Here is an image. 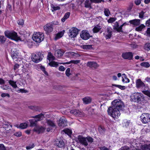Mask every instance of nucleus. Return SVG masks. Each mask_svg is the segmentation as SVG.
Returning <instances> with one entry per match:
<instances>
[{"label":"nucleus","instance_id":"obj_26","mask_svg":"<svg viewBox=\"0 0 150 150\" xmlns=\"http://www.w3.org/2000/svg\"><path fill=\"white\" fill-rule=\"evenodd\" d=\"M83 101L85 104H88L91 102V99L89 97H85L83 98Z\"/></svg>","mask_w":150,"mask_h":150},{"label":"nucleus","instance_id":"obj_36","mask_svg":"<svg viewBox=\"0 0 150 150\" xmlns=\"http://www.w3.org/2000/svg\"><path fill=\"white\" fill-rule=\"evenodd\" d=\"M144 48L145 50L147 51L150 50V43L147 42L145 44L144 46Z\"/></svg>","mask_w":150,"mask_h":150},{"label":"nucleus","instance_id":"obj_59","mask_svg":"<svg viewBox=\"0 0 150 150\" xmlns=\"http://www.w3.org/2000/svg\"><path fill=\"white\" fill-rule=\"evenodd\" d=\"M116 20V19L114 18H111L108 20V23H111L114 22Z\"/></svg>","mask_w":150,"mask_h":150},{"label":"nucleus","instance_id":"obj_57","mask_svg":"<svg viewBox=\"0 0 150 150\" xmlns=\"http://www.w3.org/2000/svg\"><path fill=\"white\" fill-rule=\"evenodd\" d=\"M99 148L100 150H110L109 148L105 146L99 147Z\"/></svg>","mask_w":150,"mask_h":150},{"label":"nucleus","instance_id":"obj_6","mask_svg":"<svg viewBox=\"0 0 150 150\" xmlns=\"http://www.w3.org/2000/svg\"><path fill=\"white\" fill-rule=\"evenodd\" d=\"M136 87L137 88H141L144 90H148L147 85H145L140 79H138L136 81Z\"/></svg>","mask_w":150,"mask_h":150},{"label":"nucleus","instance_id":"obj_46","mask_svg":"<svg viewBox=\"0 0 150 150\" xmlns=\"http://www.w3.org/2000/svg\"><path fill=\"white\" fill-rule=\"evenodd\" d=\"M86 140H87L88 141L91 143L93 142V139L92 137H86Z\"/></svg>","mask_w":150,"mask_h":150},{"label":"nucleus","instance_id":"obj_54","mask_svg":"<svg viewBox=\"0 0 150 150\" xmlns=\"http://www.w3.org/2000/svg\"><path fill=\"white\" fill-rule=\"evenodd\" d=\"M122 76H124L123 77L125 78V83H129V80L127 78L126 75L125 74H122Z\"/></svg>","mask_w":150,"mask_h":150},{"label":"nucleus","instance_id":"obj_25","mask_svg":"<svg viewBox=\"0 0 150 150\" xmlns=\"http://www.w3.org/2000/svg\"><path fill=\"white\" fill-rule=\"evenodd\" d=\"M18 53L16 51H13L12 52L11 57L13 59H15L18 58Z\"/></svg>","mask_w":150,"mask_h":150},{"label":"nucleus","instance_id":"obj_27","mask_svg":"<svg viewBox=\"0 0 150 150\" xmlns=\"http://www.w3.org/2000/svg\"><path fill=\"white\" fill-rule=\"evenodd\" d=\"M8 83L13 88H16L18 87L17 86L16 84V82L12 80H10L9 81Z\"/></svg>","mask_w":150,"mask_h":150},{"label":"nucleus","instance_id":"obj_12","mask_svg":"<svg viewBox=\"0 0 150 150\" xmlns=\"http://www.w3.org/2000/svg\"><path fill=\"white\" fill-rule=\"evenodd\" d=\"M78 139L80 142L85 146L88 145V143L86 141V137H83L82 136L79 135L78 137Z\"/></svg>","mask_w":150,"mask_h":150},{"label":"nucleus","instance_id":"obj_33","mask_svg":"<svg viewBox=\"0 0 150 150\" xmlns=\"http://www.w3.org/2000/svg\"><path fill=\"white\" fill-rule=\"evenodd\" d=\"M48 64L50 66L52 67H57L58 66L57 62L53 61L50 62Z\"/></svg>","mask_w":150,"mask_h":150},{"label":"nucleus","instance_id":"obj_20","mask_svg":"<svg viewBox=\"0 0 150 150\" xmlns=\"http://www.w3.org/2000/svg\"><path fill=\"white\" fill-rule=\"evenodd\" d=\"M113 29L114 30H116L118 32H123V31L121 29H120V26L119 27V23L118 22H115V25L114 26Z\"/></svg>","mask_w":150,"mask_h":150},{"label":"nucleus","instance_id":"obj_28","mask_svg":"<svg viewBox=\"0 0 150 150\" xmlns=\"http://www.w3.org/2000/svg\"><path fill=\"white\" fill-rule=\"evenodd\" d=\"M70 15V13L68 12L66 13L64 15V17L62 18L61 21L62 22H64L65 20L68 18Z\"/></svg>","mask_w":150,"mask_h":150},{"label":"nucleus","instance_id":"obj_64","mask_svg":"<svg viewBox=\"0 0 150 150\" xmlns=\"http://www.w3.org/2000/svg\"><path fill=\"white\" fill-rule=\"evenodd\" d=\"M0 150H6L3 144H0Z\"/></svg>","mask_w":150,"mask_h":150},{"label":"nucleus","instance_id":"obj_21","mask_svg":"<svg viewBox=\"0 0 150 150\" xmlns=\"http://www.w3.org/2000/svg\"><path fill=\"white\" fill-rule=\"evenodd\" d=\"M45 130V128L42 126L37 125L34 129V131H43Z\"/></svg>","mask_w":150,"mask_h":150},{"label":"nucleus","instance_id":"obj_37","mask_svg":"<svg viewBox=\"0 0 150 150\" xmlns=\"http://www.w3.org/2000/svg\"><path fill=\"white\" fill-rule=\"evenodd\" d=\"M64 33V32H61L57 33L55 37V39L57 40L62 37Z\"/></svg>","mask_w":150,"mask_h":150},{"label":"nucleus","instance_id":"obj_52","mask_svg":"<svg viewBox=\"0 0 150 150\" xmlns=\"http://www.w3.org/2000/svg\"><path fill=\"white\" fill-rule=\"evenodd\" d=\"M35 146V145L34 143H33L31 145L30 144L26 147V148L27 150L33 148Z\"/></svg>","mask_w":150,"mask_h":150},{"label":"nucleus","instance_id":"obj_30","mask_svg":"<svg viewBox=\"0 0 150 150\" xmlns=\"http://www.w3.org/2000/svg\"><path fill=\"white\" fill-rule=\"evenodd\" d=\"M47 57L48 59L50 61L53 60L55 59V57L50 52L48 53Z\"/></svg>","mask_w":150,"mask_h":150},{"label":"nucleus","instance_id":"obj_49","mask_svg":"<svg viewBox=\"0 0 150 150\" xmlns=\"http://www.w3.org/2000/svg\"><path fill=\"white\" fill-rule=\"evenodd\" d=\"M18 24L19 25H22L24 23V20L22 19H20L18 21Z\"/></svg>","mask_w":150,"mask_h":150},{"label":"nucleus","instance_id":"obj_23","mask_svg":"<svg viewBox=\"0 0 150 150\" xmlns=\"http://www.w3.org/2000/svg\"><path fill=\"white\" fill-rule=\"evenodd\" d=\"M107 32L108 34L106 35L105 37L107 39L110 38L112 35V32L111 30V28L110 27L107 28Z\"/></svg>","mask_w":150,"mask_h":150},{"label":"nucleus","instance_id":"obj_53","mask_svg":"<svg viewBox=\"0 0 150 150\" xmlns=\"http://www.w3.org/2000/svg\"><path fill=\"white\" fill-rule=\"evenodd\" d=\"M146 36L148 37H150V28H148L146 31Z\"/></svg>","mask_w":150,"mask_h":150},{"label":"nucleus","instance_id":"obj_1","mask_svg":"<svg viewBox=\"0 0 150 150\" xmlns=\"http://www.w3.org/2000/svg\"><path fill=\"white\" fill-rule=\"evenodd\" d=\"M112 105V107L108 109V114L113 118H116L120 115V111L122 110L125 106L124 104L122 101L118 99L113 101Z\"/></svg>","mask_w":150,"mask_h":150},{"label":"nucleus","instance_id":"obj_19","mask_svg":"<svg viewBox=\"0 0 150 150\" xmlns=\"http://www.w3.org/2000/svg\"><path fill=\"white\" fill-rule=\"evenodd\" d=\"M46 122L48 125H49L52 128L56 129V125L54 122L50 120H46Z\"/></svg>","mask_w":150,"mask_h":150},{"label":"nucleus","instance_id":"obj_38","mask_svg":"<svg viewBox=\"0 0 150 150\" xmlns=\"http://www.w3.org/2000/svg\"><path fill=\"white\" fill-rule=\"evenodd\" d=\"M42 116L44 117V115L43 114L41 113L40 114L33 116L32 117L38 118V119H40V120H42Z\"/></svg>","mask_w":150,"mask_h":150},{"label":"nucleus","instance_id":"obj_16","mask_svg":"<svg viewBox=\"0 0 150 150\" xmlns=\"http://www.w3.org/2000/svg\"><path fill=\"white\" fill-rule=\"evenodd\" d=\"M140 19H135L130 21L129 22L131 24L137 26L139 25L140 23Z\"/></svg>","mask_w":150,"mask_h":150},{"label":"nucleus","instance_id":"obj_3","mask_svg":"<svg viewBox=\"0 0 150 150\" xmlns=\"http://www.w3.org/2000/svg\"><path fill=\"white\" fill-rule=\"evenodd\" d=\"M4 34L5 36L8 38L16 41L21 40L20 38L18 37L17 33L14 31L6 30L4 32Z\"/></svg>","mask_w":150,"mask_h":150},{"label":"nucleus","instance_id":"obj_13","mask_svg":"<svg viewBox=\"0 0 150 150\" xmlns=\"http://www.w3.org/2000/svg\"><path fill=\"white\" fill-rule=\"evenodd\" d=\"M46 33H49L52 32L53 30V28L49 23H47L44 27Z\"/></svg>","mask_w":150,"mask_h":150},{"label":"nucleus","instance_id":"obj_15","mask_svg":"<svg viewBox=\"0 0 150 150\" xmlns=\"http://www.w3.org/2000/svg\"><path fill=\"white\" fill-rule=\"evenodd\" d=\"M28 126V124L26 122H24L21 123L20 125L17 124L15 125V126L17 128H20L22 129H24L26 128Z\"/></svg>","mask_w":150,"mask_h":150},{"label":"nucleus","instance_id":"obj_50","mask_svg":"<svg viewBox=\"0 0 150 150\" xmlns=\"http://www.w3.org/2000/svg\"><path fill=\"white\" fill-rule=\"evenodd\" d=\"M70 68H67L65 74L67 76H69L71 75V74L70 73Z\"/></svg>","mask_w":150,"mask_h":150},{"label":"nucleus","instance_id":"obj_34","mask_svg":"<svg viewBox=\"0 0 150 150\" xmlns=\"http://www.w3.org/2000/svg\"><path fill=\"white\" fill-rule=\"evenodd\" d=\"M140 65L142 67L145 68H148L150 66V65L149 62H143L141 63Z\"/></svg>","mask_w":150,"mask_h":150},{"label":"nucleus","instance_id":"obj_10","mask_svg":"<svg viewBox=\"0 0 150 150\" xmlns=\"http://www.w3.org/2000/svg\"><path fill=\"white\" fill-rule=\"evenodd\" d=\"M80 35L81 38L83 40H86L89 39L91 36L90 34L86 30H82Z\"/></svg>","mask_w":150,"mask_h":150},{"label":"nucleus","instance_id":"obj_60","mask_svg":"<svg viewBox=\"0 0 150 150\" xmlns=\"http://www.w3.org/2000/svg\"><path fill=\"white\" fill-rule=\"evenodd\" d=\"M17 91L18 93L20 92L22 93H26L28 92L27 91L25 90L24 89H20L19 90Z\"/></svg>","mask_w":150,"mask_h":150},{"label":"nucleus","instance_id":"obj_55","mask_svg":"<svg viewBox=\"0 0 150 150\" xmlns=\"http://www.w3.org/2000/svg\"><path fill=\"white\" fill-rule=\"evenodd\" d=\"M14 135L17 137H20L22 135L21 132H16Z\"/></svg>","mask_w":150,"mask_h":150},{"label":"nucleus","instance_id":"obj_31","mask_svg":"<svg viewBox=\"0 0 150 150\" xmlns=\"http://www.w3.org/2000/svg\"><path fill=\"white\" fill-rule=\"evenodd\" d=\"M101 29L100 26L97 25L95 26L93 28V30L94 33H97L99 32Z\"/></svg>","mask_w":150,"mask_h":150},{"label":"nucleus","instance_id":"obj_56","mask_svg":"<svg viewBox=\"0 0 150 150\" xmlns=\"http://www.w3.org/2000/svg\"><path fill=\"white\" fill-rule=\"evenodd\" d=\"M91 3H100L101 1H104L102 0H90Z\"/></svg>","mask_w":150,"mask_h":150},{"label":"nucleus","instance_id":"obj_40","mask_svg":"<svg viewBox=\"0 0 150 150\" xmlns=\"http://www.w3.org/2000/svg\"><path fill=\"white\" fill-rule=\"evenodd\" d=\"M145 26L143 24H141L138 27L135 28V30L137 31H141L143 28H144Z\"/></svg>","mask_w":150,"mask_h":150},{"label":"nucleus","instance_id":"obj_24","mask_svg":"<svg viewBox=\"0 0 150 150\" xmlns=\"http://www.w3.org/2000/svg\"><path fill=\"white\" fill-rule=\"evenodd\" d=\"M80 60H71L70 62H64V63H63L62 64H69L71 63H73L75 64H77L78 63H80Z\"/></svg>","mask_w":150,"mask_h":150},{"label":"nucleus","instance_id":"obj_2","mask_svg":"<svg viewBox=\"0 0 150 150\" xmlns=\"http://www.w3.org/2000/svg\"><path fill=\"white\" fill-rule=\"evenodd\" d=\"M131 98L134 102L140 104L146 102V100H145L144 95L141 93H134L132 95Z\"/></svg>","mask_w":150,"mask_h":150},{"label":"nucleus","instance_id":"obj_48","mask_svg":"<svg viewBox=\"0 0 150 150\" xmlns=\"http://www.w3.org/2000/svg\"><path fill=\"white\" fill-rule=\"evenodd\" d=\"M142 92L145 95L150 97V91L147 90L143 91Z\"/></svg>","mask_w":150,"mask_h":150},{"label":"nucleus","instance_id":"obj_32","mask_svg":"<svg viewBox=\"0 0 150 150\" xmlns=\"http://www.w3.org/2000/svg\"><path fill=\"white\" fill-rule=\"evenodd\" d=\"M84 5L85 7L91 8V4L89 0H86L85 1Z\"/></svg>","mask_w":150,"mask_h":150},{"label":"nucleus","instance_id":"obj_45","mask_svg":"<svg viewBox=\"0 0 150 150\" xmlns=\"http://www.w3.org/2000/svg\"><path fill=\"white\" fill-rule=\"evenodd\" d=\"M104 13L105 15L106 16H109V14L110 13V12L108 9L105 8L104 9Z\"/></svg>","mask_w":150,"mask_h":150},{"label":"nucleus","instance_id":"obj_42","mask_svg":"<svg viewBox=\"0 0 150 150\" xmlns=\"http://www.w3.org/2000/svg\"><path fill=\"white\" fill-rule=\"evenodd\" d=\"M112 86H114L115 87H117L122 90H125L126 88L125 87V86H122L120 85H117L116 84H112Z\"/></svg>","mask_w":150,"mask_h":150},{"label":"nucleus","instance_id":"obj_39","mask_svg":"<svg viewBox=\"0 0 150 150\" xmlns=\"http://www.w3.org/2000/svg\"><path fill=\"white\" fill-rule=\"evenodd\" d=\"M140 148L142 150H148V145L145 144L140 146Z\"/></svg>","mask_w":150,"mask_h":150},{"label":"nucleus","instance_id":"obj_17","mask_svg":"<svg viewBox=\"0 0 150 150\" xmlns=\"http://www.w3.org/2000/svg\"><path fill=\"white\" fill-rule=\"evenodd\" d=\"M71 114H73L76 116H81L82 115V112L77 110H73L70 111Z\"/></svg>","mask_w":150,"mask_h":150},{"label":"nucleus","instance_id":"obj_29","mask_svg":"<svg viewBox=\"0 0 150 150\" xmlns=\"http://www.w3.org/2000/svg\"><path fill=\"white\" fill-rule=\"evenodd\" d=\"M68 54L69 55L73 57L74 58H76L77 57H79L80 56L79 54L76 53L72 52H68Z\"/></svg>","mask_w":150,"mask_h":150},{"label":"nucleus","instance_id":"obj_35","mask_svg":"<svg viewBox=\"0 0 150 150\" xmlns=\"http://www.w3.org/2000/svg\"><path fill=\"white\" fill-rule=\"evenodd\" d=\"M29 121L30 123V126L31 127L35 126L36 127V126L37 125L36 124V123L35 122V121H34V120L30 119Z\"/></svg>","mask_w":150,"mask_h":150},{"label":"nucleus","instance_id":"obj_7","mask_svg":"<svg viewBox=\"0 0 150 150\" xmlns=\"http://www.w3.org/2000/svg\"><path fill=\"white\" fill-rule=\"evenodd\" d=\"M149 117V114L148 113H144L142 114L140 118L143 123L146 124L150 122Z\"/></svg>","mask_w":150,"mask_h":150},{"label":"nucleus","instance_id":"obj_5","mask_svg":"<svg viewBox=\"0 0 150 150\" xmlns=\"http://www.w3.org/2000/svg\"><path fill=\"white\" fill-rule=\"evenodd\" d=\"M36 54H32V59L33 62L37 63L42 60L43 56L41 52H37Z\"/></svg>","mask_w":150,"mask_h":150},{"label":"nucleus","instance_id":"obj_22","mask_svg":"<svg viewBox=\"0 0 150 150\" xmlns=\"http://www.w3.org/2000/svg\"><path fill=\"white\" fill-rule=\"evenodd\" d=\"M64 52L61 50H57L55 51V55L56 56L59 57L62 56Z\"/></svg>","mask_w":150,"mask_h":150},{"label":"nucleus","instance_id":"obj_44","mask_svg":"<svg viewBox=\"0 0 150 150\" xmlns=\"http://www.w3.org/2000/svg\"><path fill=\"white\" fill-rule=\"evenodd\" d=\"M51 8H52V11H54L58 10L60 9V8L59 6H55L53 4L51 5Z\"/></svg>","mask_w":150,"mask_h":150},{"label":"nucleus","instance_id":"obj_4","mask_svg":"<svg viewBox=\"0 0 150 150\" xmlns=\"http://www.w3.org/2000/svg\"><path fill=\"white\" fill-rule=\"evenodd\" d=\"M32 38L35 42H40L43 40L44 38V35L43 33L40 32H36L33 34Z\"/></svg>","mask_w":150,"mask_h":150},{"label":"nucleus","instance_id":"obj_11","mask_svg":"<svg viewBox=\"0 0 150 150\" xmlns=\"http://www.w3.org/2000/svg\"><path fill=\"white\" fill-rule=\"evenodd\" d=\"M122 56L124 59L131 60L132 58L133 54L131 52H126L123 53L122 54Z\"/></svg>","mask_w":150,"mask_h":150},{"label":"nucleus","instance_id":"obj_61","mask_svg":"<svg viewBox=\"0 0 150 150\" xmlns=\"http://www.w3.org/2000/svg\"><path fill=\"white\" fill-rule=\"evenodd\" d=\"M9 86H7V85H6L5 86H1V87L3 89L6 90L9 88Z\"/></svg>","mask_w":150,"mask_h":150},{"label":"nucleus","instance_id":"obj_58","mask_svg":"<svg viewBox=\"0 0 150 150\" xmlns=\"http://www.w3.org/2000/svg\"><path fill=\"white\" fill-rule=\"evenodd\" d=\"M145 12L142 11L141 12L139 13V17L140 18H143L144 17V15Z\"/></svg>","mask_w":150,"mask_h":150},{"label":"nucleus","instance_id":"obj_8","mask_svg":"<svg viewBox=\"0 0 150 150\" xmlns=\"http://www.w3.org/2000/svg\"><path fill=\"white\" fill-rule=\"evenodd\" d=\"M58 125L60 127H64L67 125V121L65 117H62L60 118L57 122Z\"/></svg>","mask_w":150,"mask_h":150},{"label":"nucleus","instance_id":"obj_9","mask_svg":"<svg viewBox=\"0 0 150 150\" xmlns=\"http://www.w3.org/2000/svg\"><path fill=\"white\" fill-rule=\"evenodd\" d=\"M79 30L76 28H73L69 30V36L71 38L76 37L78 34Z\"/></svg>","mask_w":150,"mask_h":150},{"label":"nucleus","instance_id":"obj_18","mask_svg":"<svg viewBox=\"0 0 150 150\" xmlns=\"http://www.w3.org/2000/svg\"><path fill=\"white\" fill-rule=\"evenodd\" d=\"M87 66L91 68H96L98 66L97 63L95 62H90L87 63Z\"/></svg>","mask_w":150,"mask_h":150},{"label":"nucleus","instance_id":"obj_51","mask_svg":"<svg viewBox=\"0 0 150 150\" xmlns=\"http://www.w3.org/2000/svg\"><path fill=\"white\" fill-rule=\"evenodd\" d=\"M49 23L51 24V25L52 27H53V26L54 25H58L59 24L57 21H53L52 22Z\"/></svg>","mask_w":150,"mask_h":150},{"label":"nucleus","instance_id":"obj_41","mask_svg":"<svg viewBox=\"0 0 150 150\" xmlns=\"http://www.w3.org/2000/svg\"><path fill=\"white\" fill-rule=\"evenodd\" d=\"M10 124L9 122H7V123L3 125V127H1V129L0 130H5L6 129H7V128L8 127V125H10Z\"/></svg>","mask_w":150,"mask_h":150},{"label":"nucleus","instance_id":"obj_43","mask_svg":"<svg viewBox=\"0 0 150 150\" xmlns=\"http://www.w3.org/2000/svg\"><path fill=\"white\" fill-rule=\"evenodd\" d=\"M6 38L4 36L0 35V42L3 44L6 41Z\"/></svg>","mask_w":150,"mask_h":150},{"label":"nucleus","instance_id":"obj_63","mask_svg":"<svg viewBox=\"0 0 150 150\" xmlns=\"http://www.w3.org/2000/svg\"><path fill=\"white\" fill-rule=\"evenodd\" d=\"M145 24L146 26L150 27V18L146 21Z\"/></svg>","mask_w":150,"mask_h":150},{"label":"nucleus","instance_id":"obj_47","mask_svg":"<svg viewBox=\"0 0 150 150\" xmlns=\"http://www.w3.org/2000/svg\"><path fill=\"white\" fill-rule=\"evenodd\" d=\"M91 48L92 46L91 45H84L83 46V48L84 49H90Z\"/></svg>","mask_w":150,"mask_h":150},{"label":"nucleus","instance_id":"obj_14","mask_svg":"<svg viewBox=\"0 0 150 150\" xmlns=\"http://www.w3.org/2000/svg\"><path fill=\"white\" fill-rule=\"evenodd\" d=\"M55 145L59 147L62 148L64 146V144L62 140L57 139L55 141Z\"/></svg>","mask_w":150,"mask_h":150},{"label":"nucleus","instance_id":"obj_62","mask_svg":"<svg viewBox=\"0 0 150 150\" xmlns=\"http://www.w3.org/2000/svg\"><path fill=\"white\" fill-rule=\"evenodd\" d=\"M141 2V0H135L134 1V3L136 5H139Z\"/></svg>","mask_w":150,"mask_h":150}]
</instances>
